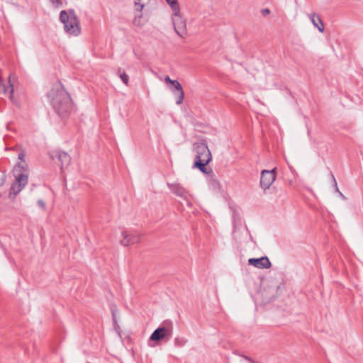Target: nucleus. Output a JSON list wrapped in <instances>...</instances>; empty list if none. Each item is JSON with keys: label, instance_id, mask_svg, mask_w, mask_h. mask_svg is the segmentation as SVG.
Listing matches in <instances>:
<instances>
[{"label": "nucleus", "instance_id": "1", "mask_svg": "<svg viewBox=\"0 0 363 363\" xmlns=\"http://www.w3.org/2000/svg\"><path fill=\"white\" fill-rule=\"evenodd\" d=\"M55 111L61 117L67 116L72 110V101L69 93L60 82L55 84L47 94Z\"/></svg>", "mask_w": 363, "mask_h": 363}, {"label": "nucleus", "instance_id": "2", "mask_svg": "<svg viewBox=\"0 0 363 363\" xmlns=\"http://www.w3.org/2000/svg\"><path fill=\"white\" fill-rule=\"evenodd\" d=\"M192 151L195 157L193 167L198 169L203 174H210L211 170L208 171L206 165L211 161L212 155L207 143L204 140L194 143Z\"/></svg>", "mask_w": 363, "mask_h": 363}, {"label": "nucleus", "instance_id": "3", "mask_svg": "<svg viewBox=\"0 0 363 363\" xmlns=\"http://www.w3.org/2000/svg\"><path fill=\"white\" fill-rule=\"evenodd\" d=\"M60 19L63 23L67 33L74 36L79 35L81 32L80 23L74 10L62 11L60 14Z\"/></svg>", "mask_w": 363, "mask_h": 363}, {"label": "nucleus", "instance_id": "4", "mask_svg": "<svg viewBox=\"0 0 363 363\" xmlns=\"http://www.w3.org/2000/svg\"><path fill=\"white\" fill-rule=\"evenodd\" d=\"M20 165H16L14 168L16 181L11 184L9 196L14 199L17 194L20 193L25 186L28 184V177L25 173H17L20 171Z\"/></svg>", "mask_w": 363, "mask_h": 363}, {"label": "nucleus", "instance_id": "5", "mask_svg": "<svg viewBox=\"0 0 363 363\" xmlns=\"http://www.w3.org/2000/svg\"><path fill=\"white\" fill-rule=\"evenodd\" d=\"M173 334V324L172 321L166 320L164 325L157 328L150 335L152 341H160L162 340H169Z\"/></svg>", "mask_w": 363, "mask_h": 363}, {"label": "nucleus", "instance_id": "6", "mask_svg": "<svg viewBox=\"0 0 363 363\" xmlns=\"http://www.w3.org/2000/svg\"><path fill=\"white\" fill-rule=\"evenodd\" d=\"M172 20L176 33L181 38H185L187 33L186 24L185 19L180 15V12L173 13Z\"/></svg>", "mask_w": 363, "mask_h": 363}, {"label": "nucleus", "instance_id": "7", "mask_svg": "<svg viewBox=\"0 0 363 363\" xmlns=\"http://www.w3.org/2000/svg\"><path fill=\"white\" fill-rule=\"evenodd\" d=\"M279 289V286L277 283L273 281H265L262 295L267 301H271L276 298Z\"/></svg>", "mask_w": 363, "mask_h": 363}, {"label": "nucleus", "instance_id": "8", "mask_svg": "<svg viewBox=\"0 0 363 363\" xmlns=\"http://www.w3.org/2000/svg\"><path fill=\"white\" fill-rule=\"evenodd\" d=\"M276 179V169L272 170L264 169L261 172L260 187L263 190L269 189Z\"/></svg>", "mask_w": 363, "mask_h": 363}, {"label": "nucleus", "instance_id": "9", "mask_svg": "<svg viewBox=\"0 0 363 363\" xmlns=\"http://www.w3.org/2000/svg\"><path fill=\"white\" fill-rule=\"evenodd\" d=\"M50 158L56 162V160L60 163L61 169H63L67 167L71 162L70 156L65 152L61 150H55L49 152Z\"/></svg>", "mask_w": 363, "mask_h": 363}, {"label": "nucleus", "instance_id": "10", "mask_svg": "<svg viewBox=\"0 0 363 363\" xmlns=\"http://www.w3.org/2000/svg\"><path fill=\"white\" fill-rule=\"evenodd\" d=\"M123 240L121 243L123 246H129L138 243L140 241L141 235L135 231H123Z\"/></svg>", "mask_w": 363, "mask_h": 363}, {"label": "nucleus", "instance_id": "11", "mask_svg": "<svg viewBox=\"0 0 363 363\" xmlns=\"http://www.w3.org/2000/svg\"><path fill=\"white\" fill-rule=\"evenodd\" d=\"M248 263L259 269H269L271 267V262L267 257H262L260 258H250Z\"/></svg>", "mask_w": 363, "mask_h": 363}, {"label": "nucleus", "instance_id": "12", "mask_svg": "<svg viewBox=\"0 0 363 363\" xmlns=\"http://www.w3.org/2000/svg\"><path fill=\"white\" fill-rule=\"evenodd\" d=\"M169 189L177 196L186 199L188 191L179 183L167 184Z\"/></svg>", "mask_w": 363, "mask_h": 363}, {"label": "nucleus", "instance_id": "13", "mask_svg": "<svg viewBox=\"0 0 363 363\" xmlns=\"http://www.w3.org/2000/svg\"><path fill=\"white\" fill-rule=\"evenodd\" d=\"M309 18L314 26L316 27L319 31L323 32L324 30V26L320 16L315 13H312L309 15Z\"/></svg>", "mask_w": 363, "mask_h": 363}, {"label": "nucleus", "instance_id": "14", "mask_svg": "<svg viewBox=\"0 0 363 363\" xmlns=\"http://www.w3.org/2000/svg\"><path fill=\"white\" fill-rule=\"evenodd\" d=\"M150 0H134V9L135 12H142L144 6L150 2Z\"/></svg>", "mask_w": 363, "mask_h": 363}, {"label": "nucleus", "instance_id": "15", "mask_svg": "<svg viewBox=\"0 0 363 363\" xmlns=\"http://www.w3.org/2000/svg\"><path fill=\"white\" fill-rule=\"evenodd\" d=\"M167 4L171 7L173 13H179L180 7L177 0H165Z\"/></svg>", "mask_w": 363, "mask_h": 363}, {"label": "nucleus", "instance_id": "16", "mask_svg": "<svg viewBox=\"0 0 363 363\" xmlns=\"http://www.w3.org/2000/svg\"><path fill=\"white\" fill-rule=\"evenodd\" d=\"M142 12H135V18L133 19V24L136 26L141 27L143 23H141Z\"/></svg>", "mask_w": 363, "mask_h": 363}, {"label": "nucleus", "instance_id": "17", "mask_svg": "<svg viewBox=\"0 0 363 363\" xmlns=\"http://www.w3.org/2000/svg\"><path fill=\"white\" fill-rule=\"evenodd\" d=\"M175 95H177V100H176V104L179 105L181 104H182L183 102V100H184V91H179V92H174Z\"/></svg>", "mask_w": 363, "mask_h": 363}, {"label": "nucleus", "instance_id": "18", "mask_svg": "<svg viewBox=\"0 0 363 363\" xmlns=\"http://www.w3.org/2000/svg\"><path fill=\"white\" fill-rule=\"evenodd\" d=\"M118 72H120L119 77L122 79L123 82L125 84H128V76L126 74V73L123 71L121 72V69H119Z\"/></svg>", "mask_w": 363, "mask_h": 363}, {"label": "nucleus", "instance_id": "19", "mask_svg": "<svg viewBox=\"0 0 363 363\" xmlns=\"http://www.w3.org/2000/svg\"><path fill=\"white\" fill-rule=\"evenodd\" d=\"M172 84L174 86V87L175 89V90L173 91L174 92L183 91L182 86L181 84L178 81L173 80V82L172 83Z\"/></svg>", "mask_w": 363, "mask_h": 363}, {"label": "nucleus", "instance_id": "20", "mask_svg": "<svg viewBox=\"0 0 363 363\" xmlns=\"http://www.w3.org/2000/svg\"><path fill=\"white\" fill-rule=\"evenodd\" d=\"M186 342V340H183V339H179V338H176L175 339V345L178 347H182L183 345H184Z\"/></svg>", "mask_w": 363, "mask_h": 363}, {"label": "nucleus", "instance_id": "21", "mask_svg": "<svg viewBox=\"0 0 363 363\" xmlns=\"http://www.w3.org/2000/svg\"><path fill=\"white\" fill-rule=\"evenodd\" d=\"M55 7H59L62 4V0H50Z\"/></svg>", "mask_w": 363, "mask_h": 363}, {"label": "nucleus", "instance_id": "22", "mask_svg": "<svg viewBox=\"0 0 363 363\" xmlns=\"http://www.w3.org/2000/svg\"><path fill=\"white\" fill-rule=\"evenodd\" d=\"M38 204L39 205V206H40L43 209H45V202L43 201V200H38Z\"/></svg>", "mask_w": 363, "mask_h": 363}, {"label": "nucleus", "instance_id": "23", "mask_svg": "<svg viewBox=\"0 0 363 363\" xmlns=\"http://www.w3.org/2000/svg\"><path fill=\"white\" fill-rule=\"evenodd\" d=\"M261 13L263 16H266L270 13V10L269 9H264L261 11Z\"/></svg>", "mask_w": 363, "mask_h": 363}, {"label": "nucleus", "instance_id": "24", "mask_svg": "<svg viewBox=\"0 0 363 363\" xmlns=\"http://www.w3.org/2000/svg\"><path fill=\"white\" fill-rule=\"evenodd\" d=\"M164 81H165V82L170 83V84H172L173 82V79H171L169 76L165 77Z\"/></svg>", "mask_w": 363, "mask_h": 363}, {"label": "nucleus", "instance_id": "25", "mask_svg": "<svg viewBox=\"0 0 363 363\" xmlns=\"http://www.w3.org/2000/svg\"><path fill=\"white\" fill-rule=\"evenodd\" d=\"M245 359L249 361L250 363H254L253 360L248 356L241 355Z\"/></svg>", "mask_w": 363, "mask_h": 363}, {"label": "nucleus", "instance_id": "26", "mask_svg": "<svg viewBox=\"0 0 363 363\" xmlns=\"http://www.w3.org/2000/svg\"><path fill=\"white\" fill-rule=\"evenodd\" d=\"M333 180H334V182H335V185L336 189H337V191H338V188H337V183H336V181H335V179L334 176H333Z\"/></svg>", "mask_w": 363, "mask_h": 363}, {"label": "nucleus", "instance_id": "27", "mask_svg": "<svg viewBox=\"0 0 363 363\" xmlns=\"http://www.w3.org/2000/svg\"><path fill=\"white\" fill-rule=\"evenodd\" d=\"M23 157V154L21 153V154L18 155V158L19 159L22 160Z\"/></svg>", "mask_w": 363, "mask_h": 363}, {"label": "nucleus", "instance_id": "28", "mask_svg": "<svg viewBox=\"0 0 363 363\" xmlns=\"http://www.w3.org/2000/svg\"><path fill=\"white\" fill-rule=\"evenodd\" d=\"M112 315H113V320H115V319H116V313H115V312H113V314H112Z\"/></svg>", "mask_w": 363, "mask_h": 363}, {"label": "nucleus", "instance_id": "29", "mask_svg": "<svg viewBox=\"0 0 363 363\" xmlns=\"http://www.w3.org/2000/svg\"><path fill=\"white\" fill-rule=\"evenodd\" d=\"M338 193H340V194L342 196V192H340V191L338 190Z\"/></svg>", "mask_w": 363, "mask_h": 363}, {"label": "nucleus", "instance_id": "30", "mask_svg": "<svg viewBox=\"0 0 363 363\" xmlns=\"http://www.w3.org/2000/svg\"><path fill=\"white\" fill-rule=\"evenodd\" d=\"M338 193H340V194L342 196V192H340V191L338 190Z\"/></svg>", "mask_w": 363, "mask_h": 363}]
</instances>
